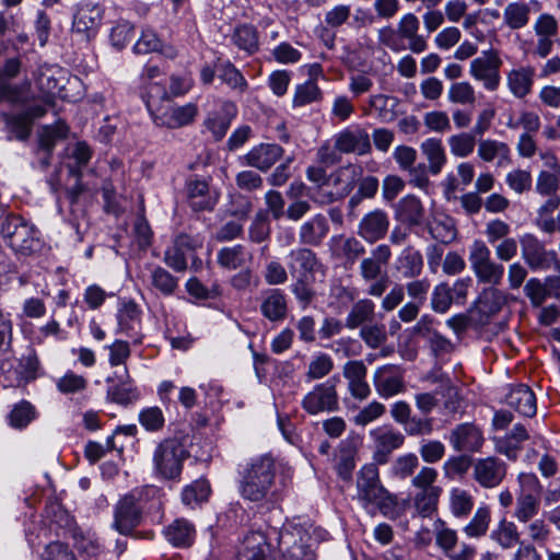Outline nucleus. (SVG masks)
Returning a JSON list of instances; mask_svg holds the SVG:
<instances>
[{
	"label": "nucleus",
	"mask_w": 560,
	"mask_h": 560,
	"mask_svg": "<svg viewBox=\"0 0 560 560\" xmlns=\"http://www.w3.org/2000/svg\"><path fill=\"white\" fill-rule=\"evenodd\" d=\"M275 478L276 463L271 455L264 454L252 458L242 470V498L252 502L278 500V491L273 490Z\"/></svg>",
	"instance_id": "f257e3e1"
},
{
	"label": "nucleus",
	"mask_w": 560,
	"mask_h": 560,
	"mask_svg": "<svg viewBox=\"0 0 560 560\" xmlns=\"http://www.w3.org/2000/svg\"><path fill=\"white\" fill-rule=\"evenodd\" d=\"M269 536L285 560L314 559L310 528L300 521H287L279 529L272 528Z\"/></svg>",
	"instance_id": "f03ea898"
},
{
	"label": "nucleus",
	"mask_w": 560,
	"mask_h": 560,
	"mask_svg": "<svg viewBox=\"0 0 560 560\" xmlns=\"http://www.w3.org/2000/svg\"><path fill=\"white\" fill-rule=\"evenodd\" d=\"M188 453L177 439H166L161 442L153 454L154 471L163 479L177 478Z\"/></svg>",
	"instance_id": "7ed1b4c3"
},
{
	"label": "nucleus",
	"mask_w": 560,
	"mask_h": 560,
	"mask_svg": "<svg viewBox=\"0 0 560 560\" xmlns=\"http://www.w3.org/2000/svg\"><path fill=\"white\" fill-rule=\"evenodd\" d=\"M468 261L478 282L498 285L501 283L504 267L491 257L490 248L481 240H475L469 247Z\"/></svg>",
	"instance_id": "20e7f679"
},
{
	"label": "nucleus",
	"mask_w": 560,
	"mask_h": 560,
	"mask_svg": "<svg viewBox=\"0 0 560 560\" xmlns=\"http://www.w3.org/2000/svg\"><path fill=\"white\" fill-rule=\"evenodd\" d=\"M502 59L494 49L486 50L472 59L469 65V75L488 92H495L501 84L500 68Z\"/></svg>",
	"instance_id": "39448f33"
},
{
	"label": "nucleus",
	"mask_w": 560,
	"mask_h": 560,
	"mask_svg": "<svg viewBox=\"0 0 560 560\" xmlns=\"http://www.w3.org/2000/svg\"><path fill=\"white\" fill-rule=\"evenodd\" d=\"M1 234L15 252L28 254L38 247L36 231L20 217H8L1 224Z\"/></svg>",
	"instance_id": "423d86ee"
},
{
	"label": "nucleus",
	"mask_w": 560,
	"mask_h": 560,
	"mask_svg": "<svg viewBox=\"0 0 560 560\" xmlns=\"http://www.w3.org/2000/svg\"><path fill=\"white\" fill-rule=\"evenodd\" d=\"M338 405L334 378L316 384L302 399V408L313 416L335 411L338 409Z\"/></svg>",
	"instance_id": "0eeeda50"
},
{
	"label": "nucleus",
	"mask_w": 560,
	"mask_h": 560,
	"mask_svg": "<svg viewBox=\"0 0 560 560\" xmlns=\"http://www.w3.org/2000/svg\"><path fill=\"white\" fill-rule=\"evenodd\" d=\"M142 517V509L136 492L124 495L114 510L113 527L121 535H129Z\"/></svg>",
	"instance_id": "6e6552de"
},
{
	"label": "nucleus",
	"mask_w": 560,
	"mask_h": 560,
	"mask_svg": "<svg viewBox=\"0 0 560 560\" xmlns=\"http://www.w3.org/2000/svg\"><path fill=\"white\" fill-rule=\"evenodd\" d=\"M384 486L380 479V471L374 463L365 464L357 476V500L368 509L381 494H384Z\"/></svg>",
	"instance_id": "1a4fd4ad"
},
{
	"label": "nucleus",
	"mask_w": 560,
	"mask_h": 560,
	"mask_svg": "<svg viewBox=\"0 0 560 560\" xmlns=\"http://www.w3.org/2000/svg\"><path fill=\"white\" fill-rule=\"evenodd\" d=\"M334 149L343 154H369L372 149L370 135L360 126L346 127L334 136Z\"/></svg>",
	"instance_id": "9d476101"
},
{
	"label": "nucleus",
	"mask_w": 560,
	"mask_h": 560,
	"mask_svg": "<svg viewBox=\"0 0 560 560\" xmlns=\"http://www.w3.org/2000/svg\"><path fill=\"white\" fill-rule=\"evenodd\" d=\"M369 435L374 447L373 459L377 464L387 463L389 454L401 447L405 442L404 434L390 425L374 428Z\"/></svg>",
	"instance_id": "9b49d317"
},
{
	"label": "nucleus",
	"mask_w": 560,
	"mask_h": 560,
	"mask_svg": "<svg viewBox=\"0 0 560 560\" xmlns=\"http://www.w3.org/2000/svg\"><path fill=\"white\" fill-rule=\"evenodd\" d=\"M373 385L376 394L385 399L405 392L404 372L400 366L385 364L373 373Z\"/></svg>",
	"instance_id": "f8f14e48"
},
{
	"label": "nucleus",
	"mask_w": 560,
	"mask_h": 560,
	"mask_svg": "<svg viewBox=\"0 0 560 560\" xmlns=\"http://www.w3.org/2000/svg\"><path fill=\"white\" fill-rule=\"evenodd\" d=\"M471 469L472 479L486 489L498 487L506 475L505 464L493 456L474 459Z\"/></svg>",
	"instance_id": "ddd939ff"
},
{
	"label": "nucleus",
	"mask_w": 560,
	"mask_h": 560,
	"mask_svg": "<svg viewBox=\"0 0 560 560\" xmlns=\"http://www.w3.org/2000/svg\"><path fill=\"white\" fill-rule=\"evenodd\" d=\"M522 258L532 270H546L550 267L555 252H548L544 244L533 234L526 233L520 238Z\"/></svg>",
	"instance_id": "4468645a"
},
{
	"label": "nucleus",
	"mask_w": 560,
	"mask_h": 560,
	"mask_svg": "<svg viewBox=\"0 0 560 560\" xmlns=\"http://www.w3.org/2000/svg\"><path fill=\"white\" fill-rule=\"evenodd\" d=\"M104 11L95 3H81L73 16L72 31L89 39L94 36L101 26Z\"/></svg>",
	"instance_id": "2eb2a0df"
},
{
	"label": "nucleus",
	"mask_w": 560,
	"mask_h": 560,
	"mask_svg": "<svg viewBox=\"0 0 560 560\" xmlns=\"http://www.w3.org/2000/svg\"><path fill=\"white\" fill-rule=\"evenodd\" d=\"M368 369L363 361L351 360L343 364L342 375L347 380L350 395L360 401L371 395V388L366 381Z\"/></svg>",
	"instance_id": "dca6fc26"
},
{
	"label": "nucleus",
	"mask_w": 560,
	"mask_h": 560,
	"mask_svg": "<svg viewBox=\"0 0 560 560\" xmlns=\"http://www.w3.org/2000/svg\"><path fill=\"white\" fill-rule=\"evenodd\" d=\"M271 539L262 532H250L243 540L238 560H272Z\"/></svg>",
	"instance_id": "f3484780"
},
{
	"label": "nucleus",
	"mask_w": 560,
	"mask_h": 560,
	"mask_svg": "<svg viewBox=\"0 0 560 560\" xmlns=\"http://www.w3.org/2000/svg\"><path fill=\"white\" fill-rule=\"evenodd\" d=\"M198 107L195 103L172 106L164 113L153 114V121L156 126L171 129L189 125L197 116Z\"/></svg>",
	"instance_id": "a211bd4d"
},
{
	"label": "nucleus",
	"mask_w": 560,
	"mask_h": 560,
	"mask_svg": "<svg viewBox=\"0 0 560 560\" xmlns=\"http://www.w3.org/2000/svg\"><path fill=\"white\" fill-rule=\"evenodd\" d=\"M483 436L479 428L471 423L457 425L450 435V443L455 451H479L483 444Z\"/></svg>",
	"instance_id": "6ab92c4d"
},
{
	"label": "nucleus",
	"mask_w": 560,
	"mask_h": 560,
	"mask_svg": "<svg viewBox=\"0 0 560 560\" xmlns=\"http://www.w3.org/2000/svg\"><path fill=\"white\" fill-rule=\"evenodd\" d=\"M283 154L280 145L273 143H260L249 150L243 161L246 165L259 171L269 170Z\"/></svg>",
	"instance_id": "aec40b11"
},
{
	"label": "nucleus",
	"mask_w": 560,
	"mask_h": 560,
	"mask_svg": "<svg viewBox=\"0 0 560 560\" xmlns=\"http://www.w3.org/2000/svg\"><path fill=\"white\" fill-rule=\"evenodd\" d=\"M389 221L387 214L382 210H374L366 213L359 223V235L369 243L383 238L388 230Z\"/></svg>",
	"instance_id": "412c9836"
},
{
	"label": "nucleus",
	"mask_w": 560,
	"mask_h": 560,
	"mask_svg": "<svg viewBox=\"0 0 560 560\" xmlns=\"http://www.w3.org/2000/svg\"><path fill=\"white\" fill-rule=\"evenodd\" d=\"M419 27V20L416 14L411 12L404 14L397 24V32L400 39H407L409 42L408 48L415 54H421L428 47L425 38L418 33Z\"/></svg>",
	"instance_id": "4be33fe9"
},
{
	"label": "nucleus",
	"mask_w": 560,
	"mask_h": 560,
	"mask_svg": "<svg viewBox=\"0 0 560 560\" xmlns=\"http://www.w3.org/2000/svg\"><path fill=\"white\" fill-rule=\"evenodd\" d=\"M107 382L118 383L117 385L110 386L108 389V396L112 400L126 405L139 398V392L131 385L127 366L115 371L112 376L107 377Z\"/></svg>",
	"instance_id": "5701e85b"
},
{
	"label": "nucleus",
	"mask_w": 560,
	"mask_h": 560,
	"mask_svg": "<svg viewBox=\"0 0 560 560\" xmlns=\"http://www.w3.org/2000/svg\"><path fill=\"white\" fill-rule=\"evenodd\" d=\"M187 196L190 207L197 211L212 209L219 197L217 191L209 188L207 180L199 178L187 183Z\"/></svg>",
	"instance_id": "b1692460"
},
{
	"label": "nucleus",
	"mask_w": 560,
	"mask_h": 560,
	"mask_svg": "<svg viewBox=\"0 0 560 560\" xmlns=\"http://www.w3.org/2000/svg\"><path fill=\"white\" fill-rule=\"evenodd\" d=\"M535 69L532 66H520L506 73V85L516 98L526 97L533 90Z\"/></svg>",
	"instance_id": "393cba45"
},
{
	"label": "nucleus",
	"mask_w": 560,
	"mask_h": 560,
	"mask_svg": "<svg viewBox=\"0 0 560 560\" xmlns=\"http://www.w3.org/2000/svg\"><path fill=\"white\" fill-rule=\"evenodd\" d=\"M392 256L390 248L385 245L376 246L371 256L364 258L360 264V273L364 281H374L377 280L382 273L384 267L387 265L389 258Z\"/></svg>",
	"instance_id": "a878e982"
},
{
	"label": "nucleus",
	"mask_w": 560,
	"mask_h": 560,
	"mask_svg": "<svg viewBox=\"0 0 560 560\" xmlns=\"http://www.w3.org/2000/svg\"><path fill=\"white\" fill-rule=\"evenodd\" d=\"M396 220L407 226H417L424 220V208L419 198L408 195L401 198L395 212Z\"/></svg>",
	"instance_id": "bb28decb"
},
{
	"label": "nucleus",
	"mask_w": 560,
	"mask_h": 560,
	"mask_svg": "<svg viewBox=\"0 0 560 560\" xmlns=\"http://www.w3.org/2000/svg\"><path fill=\"white\" fill-rule=\"evenodd\" d=\"M422 155L428 162L431 175H439L447 163V155L443 142L439 138H427L420 144Z\"/></svg>",
	"instance_id": "cd10ccee"
},
{
	"label": "nucleus",
	"mask_w": 560,
	"mask_h": 560,
	"mask_svg": "<svg viewBox=\"0 0 560 560\" xmlns=\"http://www.w3.org/2000/svg\"><path fill=\"white\" fill-rule=\"evenodd\" d=\"M288 257L289 270L296 278H308L318 266L315 253L308 248L292 249Z\"/></svg>",
	"instance_id": "c85d7f7f"
},
{
	"label": "nucleus",
	"mask_w": 560,
	"mask_h": 560,
	"mask_svg": "<svg viewBox=\"0 0 560 560\" xmlns=\"http://www.w3.org/2000/svg\"><path fill=\"white\" fill-rule=\"evenodd\" d=\"M506 404L525 417H533L537 410L535 394L528 386L523 384L510 390L506 396Z\"/></svg>",
	"instance_id": "c756f323"
},
{
	"label": "nucleus",
	"mask_w": 560,
	"mask_h": 560,
	"mask_svg": "<svg viewBox=\"0 0 560 560\" xmlns=\"http://www.w3.org/2000/svg\"><path fill=\"white\" fill-rule=\"evenodd\" d=\"M328 232L327 219L323 214H316L300 226V242L306 245H318Z\"/></svg>",
	"instance_id": "7c9ffc66"
},
{
	"label": "nucleus",
	"mask_w": 560,
	"mask_h": 560,
	"mask_svg": "<svg viewBox=\"0 0 560 560\" xmlns=\"http://www.w3.org/2000/svg\"><path fill=\"white\" fill-rule=\"evenodd\" d=\"M65 79L63 70L57 66H44L38 70L36 83L39 90L48 96L60 95L62 81Z\"/></svg>",
	"instance_id": "2f4dec72"
},
{
	"label": "nucleus",
	"mask_w": 560,
	"mask_h": 560,
	"mask_svg": "<svg viewBox=\"0 0 560 560\" xmlns=\"http://www.w3.org/2000/svg\"><path fill=\"white\" fill-rule=\"evenodd\" d=\"M475 177V166L470 162H460L456 166V174L448 173L442 180L441 185L444 194L448 197L456 192L459 186H469Z\"/></svg>",
	"instance_id": "473e14b6"
},
{
	"label": "nucleus",
	"mask_w": 560,
	"mask_h": 560,
	"mask_svg": "<svg viewBox=\"0 0 560 560\" xmlns=\"http://www.w3.org/2000/svg\"><path fill=\"white\" fill-rule=\"evenodd\" d=\"M260 311L271 322L283 320L288 312L285 295L280 290L268 291L260 304Z\"/></svg>",
	"instance_id": "72a5a7b5"
},
{
	"label": "nucleus",
	"mask_w": 560,
	"mask_h": 560,
	"mask_svg": "<svg viewBox=\"0 0 560 560\" xmlns=\"http://www.w3.org/2000/svg\"><path fill=\"white\" fill-rule=\"evenodd\" d=\"M477 154L483 162L497 161L498 166H503L510 161L508 144L493 139L481 140L478 144Z\"/></svg>",
	"instance_id": "f704fd0d"
},
{
	"label": "nucleus",
	"mask_w": 560,
	"mask_h": 560,
	"mask_svg": "<svg viewBox=\"0 0 560 560\" xmlns=\"http://www.w3.org/2000/svg\"><path fill=\"white\" fill-rule=\"evenodd\" d=\"M502 19L509 30L524 28L530 19V7L524 1L509 2L503 9Z\"/></svg>",
	"instance_id": "c9c22d12"
},
{
	"label": "nucleus",
	"mask_w": 560,
	"mask_h": 560,
	"mask_svg": "<svg viewBox=\"0 0 560 560\" xmlns=\"http://www.w3.org/2000/svg\"><path fill=\"white\" fill-rule=\"evenodd\" d=\"M396 269L406 279L420 276L423 269L421 253L412 247L405 248L396 259Z\"/></svg>",
	"instance_id": "e433bc0d"
},
{
	"label": "nucleus",
	"mask_w": 560,
	"mask_h": 560,
	"mask_svg": "<svg viewBox=\"0 0 560 560\" xmlns=\"http://www.w3.org/2000/svg\"><path fill=\"white\" fill-rule=\"evenodd\" d=\"M329 245L335 256L345 257L351 261H354L364 253L363 245L354 237L335 235L330 238Z\"/></svg>",
	"instance_id": "4c0bfd02"
},
{
	"label": "nucleus",
	"mask_w": 560,
	"mask_h": 560,
	"mask_svg": "<svg viewBox=\"0 0 560 560\" xmlns=\"http://www.w3.org/2000/svg\"><path fill=\"white\" fill-rule=\"evenodd\" d=\"M527 439L528 434L526 429L521 424H515L509 434L497 440V450L506 457L515 459L521 444Z\"/></svg>",
	"instance_id": "58836bf2"
},
{
	"label": "nucleus",
	"mask_w": 560,
	"mask_h": 560,
	"mask_svg": "<svg viewBox=\"0 0 560 560\" xmlns=\"http://www.w3.org/2000/svg\"><path fill=\"white\" fill-rule=\"evenodd\" d=\"M166 539L175 547L190 546L195 537L194 526L186 520H176L164 530Z\"/></svg>",
	"instance_id": "ea45409f"
},
{
	"label": "nucleus",
	"mask_w": 560,
	"mask_h": 560,
	"mask_svg": "<svg viewBox=\"0 0 560 560\" xmlns=\"http://www.w3.org/2000/svg\"><path fill=\"white\" fill-rule=\"evenodd\" d=\"M140 312L135 303H126L118 313V327L121 332L135 336L136 342H141L139 335Z\"/></svg>",
	"instance_id": "a19ab883"
},
{
	"label": "nucleus",
	"mask_w": 560,
	"mask_h": 560,
	"mask_svg": "<svg viewBox=\"0 0 560 560\" xmlns=\"http://www.w3.org/2000/svg\"><path fill=\"white\" fill-rule=\"evenodd\" d=\"M448 508L455 517L464 518L470 514L474 508V498L466 489L452 488L448 492Z\"/></svg>",
	"instance_id": "79ce46f5"
},
{
	"label": "nucleus",
	"mask_w": 560,
	"mask_h": 560,
	"mask_svg": "<svg viewBox=\"0 0 560 560\" xmlns=\"http://www.w3.org/2000/svg\"><path fill=\"white\" fill-rule=\"evenodd\" d=\"M141 95L152 118L153 114H159L160 104L171 98L167 89L160 81L142 85Z\"/></svg>",
	"instance_id": "37998d69"
},
{
	"label": "nucleus",
	"mask_w": 560,
	"mask_h": 560,
	"mask_svg": "<svg viewBox=\"0 0 560 560\" xmlns=\"http://www.w3.org/2000/svg\"><path fill=\"white\" fill-rule=\"evenodd\" d=\"M447 145L451 154L456 159H466L472 154L476 147L475 135L470 132H458L447 138Z\"/></svg>",
	"instance_id": "c03bdc74"
},
{
	"label": "nucleus",
	"mask_w": 560,
	"mask_h": 560,
	"mask_svg": "<svg viewBox=\"0 0 560 560\" xmlns=\"http://www.w3.org/2000/svg\"><path fill=\"white\" fill-rule=\"evenodd\" d=\"M211 493V488L206 479H197L186 486L182 492V501L185 505L195 508L206 502Z\"/></svg>",
	"instance_id": "a18cd8bd"
},
{
	"label": "nucleus",
	"mask_w": 560,
	"mask_h": 560,
	"mask_svg": "<svg viewBox=\"0 0 560 560\" xmlns=\"http://www.w3.org/2000/svg\"><path fill=\"white\" fill-rule=\"evenodd\" d=\"M248 257V253L242 245L223 247L218 252V264L225 269L235 270L242 267Z\"/></svg>",
	"instance_id": "49530a36"
},
{
	"label": "nucleus",
	"mask_w": 560,
	"mask_h": 560,
	"mask_svg": "<svg viewBox=\"0 0 560 560\" xmlns=\"http://www.w3.org/2000/svg\"><path fill=\"white\" fill-rule=\"evenodd\" d=\"M334 369V361L329 354L316 353L307 363L305 377L307 382H313L327 376Z\"/></svg>",
	"instance_id": "de8ad7c7"
},
{
	"label": "nucleus",
	"mask_w": 560,
	"mask_h": 560,
	"mask_svg": "<svg viewBox=\"0 0 560 560\" xmlns=\"http://www.w3.org/2000/svg\"><path fill=\"white\" fill-rule=\"evenodd\" d=\"M490 537L503 549H510L518 542L520 535L513 522L501 520Z\"/></svg>",
	"instance_id": "09e8293b"
},
{
	"label": "nucleus",
	"mask_w": 560,
	"mask_h": 560,
	"mask_svg": "<svg viewBox=\"0 0 560 560\" xmlns=\"http://www.w3.org/2000/svg\"><path fill=\"white\" fill-rule=\"evenodd\" d=\"M89 385L88 380L73 371H67L56 381L57 389L63 395L82 394Z\"/></svg>",
	"instance_id": "8fccbe9b"
},
{
	"label": "nucleus",
	"mask_w": 560,
	"mask_h": 560,
	"mask_svg": "<svg viewBox=\"0 0 560 560\" xmlns=\"http://www.w3.org/2000/svg\"><path fill=\"white\" fill-rule=\"evenodd\" d=\"M506 303V294L495 288H487L479 296V308L482 313L493 315Z\"/></svg>",
	"instance_id": "3c124183"
},
{
	"label": "nucleus",
	"mask_w": 560,
	"mask_h": 560,
	"mask_svg": "<svg viewBox=\"0 0 560 560\" xmlns=\"http://www.w3.org/2000/svg\"><path fill=\"white\" fill-rule=\"evenodd\" d=\"M323 93L317 83L307 80L302 84H298L294 90L292 104L294 107H302L307 104L322 100Z\"/></svg>",
	"instance_id": "603ef678"
},
{
	"label": "nucleus",
	"mask_w": 560,
	"mask_h": 560,
	"mask_svg": "<svg viewBox=\"0 0 560 560\" xmlns=\"http://www.w3.org/2000/svg\"><path fill=\"white\" fill-rule=\"evenodd\" d=\"M374 313V303L371 300L363 299L358 301L351 308L346 318V326L354 329L363 323L370 320Z\"/></svg>",
	"instance_id": "864d4df0"
},
{
	"label": "nucleus",
	"mask_w": 560,
	"mask_h": 560,
	"mask_svg": "<svg viewBox=\"0 0 560 560\" xmlns=\"http://www.w3.org/2000/svg\"><path fill=\"white\" fill-rule=\"evenodd\" d=\"M447 100L452 104H474L476 102V90L468 81L454 82L447 90Z\"/></svg>",
	"instance_id": "5fc2aeb1"
},
{
	"label": "nucleus",
	"mask_w": 560,
	"mask_h": 560,
	"mask_svg": "<svg viewBox=\"0 0 560 560\" xmlns=\"http://www.w3.org/2000/svg\"><path fill=\"white\" fill-rule=\"evenodd\" d=\"M185 246L195 248L198 244H192L189 236L182 235L176 241V247L165 254V262L176 271H183L187 267L185 254L182 249Z\"/></svg>",
	"instance_id": "6e6d98bb"
},
{
	"label": "nucleus",
	"mask_w": 560,
	"mask_h": 560,
	"mask_svg": "<svg viewBox=\"0 0 560 560\" xmlns=\"http://www.w3.org/2000/svg\"><path fill=\"white\" fill-rule=\"evenodd\" d=\"M431 324V319L423 317L418 322L415 329L419 335L429 339L430 345L435 352H446L451 348V342L436 331H432L430 327Z\"/></svg>",
	"instance_id": "4d7b16f0"
},
{
	"label": "nucleus",
	"mask_w": 560,
	"mask_h": 560,
	"mask_svg": "<svg viewBox=\"0 0 560 560\" xmlns=\"http://www.w3.org/2000/svg\"><path fill=\"white\" fill-rule=\"evenodd\" d=\"M490 511L487 506H480L476 510L470 522L464 527V533L470 538L483 536L489 527Z\"/></svg>",
	"instance_id": "13d9d810"
},
{
	"label": "nucleus",
	"mask_w": 560,
	"mask_h": 560,
	"mask_svg": "<svg viewBox=\"0 0 560 560\" xmlns=\"http://www.w3.org/2000/svg\"><path fill=\"white\" fill-rule=\"evenodd\" d=\"M441 491V489L419 490L413 498L417 512L422 516L431 515L436 509Z\"/></svg>",
	"instance_id": "bf43d9fd"
},
{
	"label": "nucleus",
	"mask_w": 560,
	"mask_h": 560,
	"mask_svg": "<svg viewBox=\"0 0 560 560\" xmlns=\"http://www.w3.org/2000/svg\"><path fill=\"white\" fill-rule=\"evenodd\" d=\"M372 505L377 506L384 516L395 520L404 513L406 503L398 501L396 495L385 489L384 494H381Z\"/></svg>",
	"instance_id": "052dcab7"
},
{
	"label": "nucleus",
	"mask_w": 560,
	"mask_h": 560,
	"mask_svg": "<svg viewBox=\"0 0 560 560\" xmlns=\"http://www.w3.org/2000/svg\"><path fill=\"white\" fill-rule=\"evenodd\" d=\"M535 189L540 196L557 194L560 189V167L553 171H540L536 178Z\"/></svg>",
	"instance_id": "680f3d73"
},
{
	"label": "nucleus",
	"mask_w": 560,
	"mask_h": 560,
	"mask_svg": "<svg viewBox=\"0 0 560 560\" xmlns=\"http://www.w3.org/2000/svg\"><path fill=\"white\" fill-rule=\"evenodd\" d=\"M233 42L240 48L253 54L258 48V37L256 30L249 25H243L235 30Z\"/></svg>",
	"instance_id": "e2e57ef3"
},
{
	"label": "nucleus",
	"mask_w": 560,
	"mask_h": 560,
	"mask_svg": "<svg viewBox=\"0 0 560 560\" xmlns=\"http://www.w3.org/2000/svg\"><path fill=\"white\" fill-rule=\"evenodd\" d=\"M67 132V126L60 121L51 126H44L39 132L40 148L50 151L58 140L66 138Z\"/></svg>",
	"instance_id": "0e129e2a"
},
{
	"label": "nucleus",
	"mask_w": 560,
	"mask_h": 560,
	"mask_svg": "<svg viewBox=\"0 0 560 560\" xmlns=\"http://www.w3.org/2000/svg\"><path fill=\"white\" fill-rule=\"evenodd\" d=\"M162 47V40L152 28H143L141 35L133 45V52L138 55H145L155 52Z\"/></svg>",
	"instance_id": "69168bd1"
},
{
	"label": "nucleus",
	"mask_w": 560,
	"mask_h": 560,
	"mask_svg": "<svg viewBox=\"0 0 560 560\" xmlns=\"http://www.w3.org/2000/svg\"><path fill=\"white\" fill-rule=\"evenodd\" d=\"M36 417L34 407L27 402L22 401L14 406L9 415V422L13 428L22 429L25 428Z\"/></svg>",
	"instance_id": "338daca9"
},
{
	"label": "nucleus",
	"mask_w": 560,
	"mask_h": 560,
	"mask_svg": "<svg viewBox=\"0 0 560 560\" xmlns=\"http://www.w3.org/2000/svg\"><path fill=\"white\" fill-rule=\"evenodd\" d=\"M108 351V363L112 368H120L119 370L126 366V362L130 357V347L127 341L116 339L113 343L106 347Z\"/></svg>",
	"instance_id": "774afa93"
}]
</instances>
